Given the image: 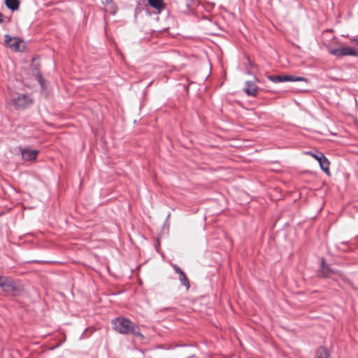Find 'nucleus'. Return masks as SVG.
I'll return each instance as SVG.
<instances>
[{
	"instance_id": "1",
	"label": "nucleus",
	"mask_w": 358,
	"mask_h": 358,
	"mask_svg": "<svg viewBox=\"0 0 358 358\" xmlns=\"http://www.w3.org/2000/svg\"><path fill=\"white\" fill-rule=\"evenodd\" d=\"M113 329L121 334H132L135 337L143 338L139 327L129 319L123 317L113 320Z\"/></svg>"
},
{
	"instance_id": "2",
	"label": "nucleus",
	"mask_w": 358,
	"mask_h": 358,
	"mask_svg": "<svg viewBox=\"0 0 358 358\" xmlns=\"http://www.w3.org/2000/svg\"><path fill=\"white\" fill-rule=\"evenodd\" d=\"M308 155L315 158L319 163L321 169L326 173L329 174V161L324 156L322 152H308Z\"/></svg>"
},
{
	"instance_id": "3",
	"label": "nucleus",
	"mask_w": 358,
	"mask_h": 358,
	"mask_svg": "<svg viewBox=\"0 0 358 358\" xmlns=\"http://www.w3.org/2000/svg\"><path fill=\"white\" fill-rule=\"evenodd\" d=\"M329 52L331 55L336 57H342L347 55L354 56L357 55V52L354 48L348 46L335 49L329 48Z\"/></svg>"
},
{
	"instance_id": "4",
	"label": "nucleus",
	"mask_w": 358,
	"mask_h": 358,
	"mask_svg": "<svg viewBox=\"0 0 358 358\" xmlns=\"http://www.w3.org/2000/svg\"><path fill=\"white\" fill-rule=\"evenodd\" d=\"M12 101L16 108H24L32 103L31 99L26 94H20L14 97Z\"/></svg>"
},
{
	"instance_id": "5",
	"label": "nucleus",
	"mask_w": 358,
	"mask_h": 358,
	"mask_svg": "<svg viewBox=\"0 0 358 358\" xmlns=\"http://www.w3.org/2000/svg\"><path fill=\"white\" fill-rule=\"evenodd\" d=\"M0 287L8 293L13 292L17 289L16 285L11 278L2 275H0Z\"/></svg>"
},
{
	"instance_id": "6",
	"label": "nucleus",
	"mask_w": 358,
	"mask_h": 358,
	"mask_svg": "<svg viewBox=\"0 0 358 358\" xmlns=\"http://www.w3.org/2000/svg\"><path fill=\"white\" fill-rule=\"evenodd\" d=\"M319 275L324 278H331L335 275H341L339 271L333 269L329 265L324 263V259L322 260Z\"/></svg>"
},
{
	"instance_id": "7",
	"label": "nucleus",
	"mask_w": 358,
	"mask_h": 358,
	"mask_svg": "<svg viewBox=\"0 0 358 358\" xmlns=\"http://www.w3.org/2000/svg\"><path fill=\"white\" fill-rule=\"evenodd\" d=\"M22 157L25 161H33L36 159L38 150L30 148H20Z\"/></svg>"
},
{
	"instance_id": "8",
	"label": "nucleus",
	"mask_w": 358,
	"mask_h": 358,
	"mask_svg": "<svg viewBox=\"0 0 358 358\" xmlns=\"http://www.w3.org/2000/svg\"><path fill=\"white\" fill-rule=\"evenodd\" d=\"M20 41L17 38H12L8 34L5 35V43L11 50L14 51L20 50Z\"/></svg>"
},
{
	"instance_id": "9",
	"label": "nucleus",
	"mask_w": 358,
	"mask_h": 358,
	"mask_svg": "<svg viewBox=\"0 0 358 358\" xmlns=\"http://www.w3.org/2000/svg\"><path fill=\"white\" fill-rule=\"evenodd\" d=\"M258 87L256 85L255 82L252 81H246L245 83V87L243 88V91L248 95L252 96H257L258 92Z\"/></svg>"
},
{
	"instance_id": "10",
	"label": "nucleus",
	"mask_w": 358,
	"mask_h": 358,
	"mask_svg": "<svg viewBox=\"0 0 358 358\" xmlns=\"http://www.w3.org/2000/svg\"><path fill=\"white\" fill-rule=\"evenodd\" d=\"M173 268L175 271L179 274V279L180 281V283L185 286L187 289L189 288V282L187 277L186 276L185 273L183 272V271L178 266V265H173Z\"/></svg>"
},
{
	"instance_id": "11",
	"label": "nucleus",
	"mask_w": 358,
	"mask_h": 358,
	"mask_svg": "<svg viewBox=\"0 0 358 358\" xmlns=\"http://www.w3.org/2000/svg\"><path fill=\"white\" fill-rule=\"evenodd\" d=\"M102 5L106 7V10H108L111 15H115L117 12V8L113 0H101Z\"/></svg>"
},
{
	"instance_id": "12",
	"label": "nucleus",
	"mask_w": 358,
	"mask_h": 358,
	"mask_svg": "<svg viewBox=\"0 0 358 358\" xmlns=\"http://www.w3.org/2000/svg\"><path fill=\"white\" fill-rule=\"evenodd\" d=\"M150 6L157 10L160 13L164 9L165 6L162 0H148Z\"/></svg>"
},
{
	"instance_id": "13",
	"label": "nucleus",
	"mask_w": 358,
	"mask_h": 358,
	"mask_svg": "<svg viewBox=\"0 0 358 358\" xmlns=\"http://www.w3.org/2000/svg\"><path fill=\"white\" fill-rule=\"evenodd\" d=\"M5 4L9 9L16 10L19 8L20 1L18 0H6Z\"/></svg>"
},
{
	"instance_id": "14",
	"label": "nucleus",
	"mask_w": 358,
	"mask_h": 358,
	"mask_svg": "<svg viewBox=\"0 0 358 358\" xmlns=\"http://www.w3.org/2000/svg\"><path fill=\"white\" fill-rule=\"evenodd\" d=\"M317 358H330L329 350L324 347H320L317 350Z\"/></svg>"
},
{
	"instance_id": "15",
	"label": "nucleus",
	"mask_w": 358,
	"mask_h": 358,
	"mask_svg": "<svg viewBox=\"0 0 358 358\" xmlns=\"http://www.w3.org/2000/svg\"><path fill=\"white\" fill-rule=\"evenodd\" d=\"M282 83L283 82H289V81H301L304 80V78L302 77H296L294 76H282Z\"/></svg>"
},
{
	"instance_id": "16",
	"label": "nucleus",
	"mask_w": 358,
	"mask_h": 358,
	"mask_svg": "<svg viewBox=\"0 0 358 358\" xmlns=\"http://www.w3.org/2000/svg\"><path fill=\"white\" fill-rule=\"evenodd\" d=\"M267 78L273 83H282V76H268Z\"/></svg>"
},
{
	"instance_id": "17",
	"label": "nucleus",
	"mask_w": 358,
	"mask_h": 358,
	"mask_svg": "<svg viewBox=\"0 0 358 358\" xmlns=\"http://www.w3.org/2000/svg\"><path fill=\"white\" fill-rule=\"evenodd\" d=\"M37 79H38V83L41 84V85L42 87H43V79L42 75L38 73L37 76Z\"/></svg>"
},
{
	"instance_id": "18",
	"label": "nucleus",
	"mask_w": 358,
	"mask_h": 358,
	"mask_svg": "<svg viewBox=\"0 0 358 358\" xmlns=\"http://www.w3.org/2000/svg\"><path fill=\"white\" fill-rule=\"evenodd\" d=\"M4 21L3 15L0 13V23H3Z\"/></svg>"
},
{
	"instance_id": "19",
	"label": "nucleus",
	"mask_w": 358,
	"mask_h": 358,
	"mask_svg": "<svg viewBox=\"0 0 358 358\" xmlns=\"http://www.w3.org/2000/svg\"><path fill=\"white\" fill-rule=\"evenodd\" d=\"M194 0H186V4L187 6H189V4L192 3Z\"/></svg>"
},
{
	"instance_id": "20",
	"label": "nucleus",
	"mask_w": 358,
	"mask_h": 358,
	"mask_svg": "<svg viewBox=\"0 0 358 358\" xmlns=\"http://www.w3.org/2000/svg\"><path fill=\"white\" fill-rule=\"evenodd\" d=\"M357 43H358V42H357Z\"/></svg>"
}]
</instances>
